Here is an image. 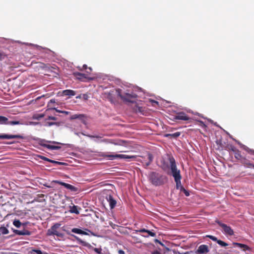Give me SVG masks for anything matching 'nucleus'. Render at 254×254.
I'll return each instance as SVG.
<instances>
[{"instance_id":"f257e3e1","label":"nucleus","mask_w":254,"mask_h":254,"mask_svg":"<svg viewBox=\"0 0 254 254\" xmlns=\"http://www.w3.org/2000/svg\"><path fill=\"white\" fill-rule=\"evenodd\" d=\"M106 94L108 100L112 103L116 102V96L119 97L123 101L130 103H133L137 97L136 95L132 92L125 91L119 88L111 90Z\"/></svg>"},{"instance_id":"f03ea898","label":"nucleus","mask_w":254,"mask_h":254,"mask_svg":"<svg viewBox=\"0 0 254 254\" xmlns=\"http://www.w3.org/2000/svg\"><path fill=\"white\" fill-rule=\"evenodd\" d=\"M149 180L153 185L160 186L163 185L167 182V178L157 172H152L149 175Z\"/></svg>"},{"instance_id":"7ed1b4c3","label":"nucleus","mask_w":254,"mask_h":254,"mask_svg":"<svg viewBox=\"0 0 254 254\" xmlns=\"http://www.w3.org/2000/svg\"><path fill=\"white\" fill-rule=\"evenodd\" d=\"M168 160L170 164L171 174L174 177V180L182 179L180 170L177 168L174 158L173 156H169Z\"/></svg>"},{"instance_id":"20e7f679","label":"nucleus","mask_w":254,"mask_h":254,"mask_svg":"<svg viewBox=\"0 0 254 254\" xmlns=\"http://www.w3.org/2000/svg\"><path fill=\"white\" fill-rule=\"evenodd\" d=\"M102 156L104 158H107L110 160L120 158L126 159L128 161L131 160H134L136 156L135 155H128L125 154H108L107 153H103Z\"/></svg>"},{"instance_id":"39448f33","label":"nucleus","mask_w":254,"mask_h":254,"mask_svg":"<svg viewBox=\"0 0 254 254\" xmlns=\"http://www.w3.org/2000/svg\"><path fill=\"white\" fill-rule=\"evenodd\" d=\"M60 226L61 224L60 223L55 224L50 229L48 230L47 235L48 236L56 235L61 238L63 237V234L58 231V229L60 228Z\"/></svg>"},{"instance_id":"423d86ee","label":"nucleus","mask_w":254,"mask_h":254,"mask_svg":"<svg viewBox=\"0 0 254 254\" xmlns=\"http://www.w3.org/2000/svg\"><path fill=\"white\" fill-rule=\"evenodd\" d=\"M216 222L218 225L223 229V230L226 235H228L229 236H232L234 235V231L230 226H227L226 224H224L219 221H217Z\"/></svg>"},{"instance_id":"0eeeda50","label":"nucleus","mask_w":254,"mask_h":254,"mask_svg":"<svg viewBox=\"0 0 254 254\" xmlns=\"http://www.w3.org/2000/svg\"><path fill=\"white\" fill-rule=\"evenodd\" d=\"M253 158L249 157H243L242 160L240 161V163L243 165L245 167L251 168L252 167H254V163Z\"/></svg>"},{"instance_id":"6e6552de","label":"nucleus","mask_w":254,"mask_h":254,"mask_svg":"<svg viewBox=\"0 0 254 254\" xmlns=\"http://www.w3.org/2000/svg\"><path fill=\"white\" fill-rule=\"evenodd\" d=\"M53 182L60 184L64 187L66 189L70 190L71 191H76L77 190V189L76 187L70 184H67L57 180L53 181Z\"/></svg>"},{"instance_id":"1a4fd4ad","label":"nucleus","mask_w":254,"mask_h":254,"mask_svg":"<svg viewBox=\"0 0 254 254\" xmlns=\"http://www.w3.org/2000/svg\"><path fill=\"white\" fill-rule=\"evenodd\" d=\"M209 252L208 246L206 245H201L195 251L196 254H206Z\"/></svg>"},{"instance_id":"9d476101","label":"nucleus","mask_w":254,"mask_h":254,"mask_svg":"<svg viewBox=\"0 0 254 254\" xmlns=\"http://www.w3.org/2000/svg\"><path fill=\"white\" fill-rule=\"evenodd\" d=\"M174 119L175 120L189 121L190 118L184 112H181L177 113L175 116Z\"/></svg>"},{"instance_id":"9b49d317","label":"nucleus","mask_w":254,"mask_h":254,"mask_svg":"<svg viewBox=\"0 0 254 254\" xmlns=\"http://www.w3.org/2000/svg\"><path fill=\"white\" fill-rule=\"evenodd\" d=\"M23 136L20 134L11 135V134H0V139H12V138H19L23 139Z\"/></svg>"},{"instance_id":"f8f14e48","label":"nucleus","mask_w":254,"mask_h":254,"mask_svg":"<svg viewBox=\"0 0 254 254\" xmlns=\"http://www.w3.org/2000/svg\"><path fill=\"white\" fill-rule=\"evenodd\" d=\"M13 232L17 235L19 236H29L31 234V232L28 230L23 229V230H18L16 229H14L13 228L11 229Z\"/></svg>"},{"instance_id":"ddd939ff","label":"nucleus","mask_w":254,"mask_h":254,"mask_svg":"<svg viewBox=\"0 0 254 254\" xmlns=\"http://www.w3.org/2000/svg\"><path fill=\"white\" fill-rule=\"evenodd\" d=\"M106 199L109 203L110 208L113 209L116 205V200L113 198L111 194L108 195L106 196Z\"/></svg>"},{"instance_id":"4468645a","label":"nucleus","mask_w":254,"mask_h":254,"mask_svg":"<svg viewBox=\"0 0 254 254\" xmlns=\"http://www.w3.org/2000/svg\"><path fill=\"white\" fill-rule=\"evenodd\" d=\"M41 145L50 150H58L61 148V147L59 146L52 145L46 143H42L41 144Z\"/></svg>"},{"instance_id":"2eb2a0df","label":"nucleus","mask_w":254,"mask_h":254,"mask_svg":"<svg viewBox=\"0 0 254 254\" xmlns=\"http://www.w3.org/2000/svg\"><path fill=\"white\" fill-rule=\"evenodd\" d=\"M233 245L234 246H237L241 249H243V250L244 251L250 250L249 247L245 244L234 242V243H233Z\"/></svg>"},{"instance_id":"dca6fc26","label":"nucleus","mask_w":254,"mask_h":254,"mask_svg":"<svg viewBox=\"0 0 254 254\" xmlns=\"http://www.w3.org/2000/svg\"><path fill=\"white\" fill-rule=\"evenodd\" d=\"M233 153L234 154L235 158L240 162L243 157L241 155V151L239 149H237Z\"/></svg>"},{"instance_id":"f3484780","label":"nucleus","mask_w":254,"mask_h":254,"mask_svg":"<svg viewBox=\"0 0 254 254\" xmlns=\"http://www.w3.org/2000/svg\"><path fill=\"white\" fill-rule=\"evenodd\" d=\"M74 74L76 76V77L79 79H82L83 78L89 79V78L87 76V75L84 73L76 72L74 73ZM90 79H92V78H90Z\"/></svg>"},{"instance_id":"a211bd4d","label":"nucleus","mask_w":254,"mask_h":254,"mask_svg":"<svg viewBox=\"0 0 254 254\" xmlns=\"http://www.w3.org/2000/svg\"><path fill=\"white\" fill-rule=\"evenodd\" d=\"M71 232L74 233L78 234H81V235H87L88 233L80 229L74 228L72 229Z\"/></svg>"},{"instance_id":"6ab92c4d","label":"nucleus","mask_w":254,"mask_h":254,"mask_svg":"<svg viewBox=\"0 0 254 254\" xmlns=\"http://www.w3.org/2000/svg\"><path fill=\"white\" fill-rule=\"evenodd\" d=\"M63 94L66 96H73L75 95L76 93L72 90H65L63 91Z\"/></svg>"},{"instance_id":"aec40b11","label":"nucleus","mask_w":254,"mask_h":254,"mask_svg":"<svg viewBox=\"0 0 254 254\" xmlns=\"http://www.w3.org/2000/svg\"><path fill=\"white\" fill-rule=\"evenodd\" d=\"M84 118V116L82 114H74L71 116L70 118L72 120L78 119L80 120H83Z\"/></svg>"},{"instance_id":"412c9836","label":"nucleus","mask_w":254,"mask_h":254,"mask_svg":"<svg viewBox=\"0 0 254 254\" xmlns=\"http://www.w3.org/2000/svg\"><path fill=\"white\" fill-rule=\"evenodd\" d=\"M13 224L16 228H20L22 225H23L24 226L26 225V224H25V223L22 224L21 222L19 220H17V219H15L13 221Z\"/></svg>"},{"instance_id":"4be33fe9","label":"nucleus","mask_w":254,"mask_h":254,"mask_svg":"<svg viewBox=\"0 0 254 254\" xmlns=\"http://www.w3.org/2000/svg\"><path fill=\"white\" fill-rule=\"evenodd\" d=\"M77 206L73 205L72 207H70L69 211L71 213H75L76 214H78L79 213V211L78 210Z\"/></svg>"},{"instance_id":"5701e85b","label":"nucleus","mask_w":254,"mask_h":254,"mask_svg":"<svg viewBox=\"0 0 254 254\" xmlns=\"http://www.w3.org/2000/svg\"><path fill=\"white\" fill-rule=\"evenodd\" d=\"M8 119L4 116H0V124L3 125H8Z\"/></svg>"},{"instance_id":"b1692460","label":"nucleus","mask_w":254,"mask_h":254,"mask_svg":"<svg viewBox=\"0 0 254 254\" xmlns=\"http://www.w3.org/2000/svg\"><path fill=\"white\" fill-rule=\"evenodd\" d=\"M181 179H178V180H175V182L176 183V189L177 190H181V188H184V187L181 184Z\"/></svg>"},{"instance_id":"393cba45","label":"nucleus","mask_w":254,"mask_h":254,"mask_svg":"<svg viewBox=\"0 0 254 254\" xmlns=\"http://www.w3.org/2000/svg\"><path fill=\"white\" fill-rule=\"evenodd\" d=\"M180 134H181L180 132H176L174 133L166 134L165 135V136H166V137L171 136L174 138H177L178 136H179L180 135Z\"/></svg>"},{"instance_id":"a878e982","label":"nucleus","mask_w":254,"mask_h":254,"mask_svg":"<svg viewBox=\"0 0 254 254\" xmlns=\"http://www.w3.org/2000/svg\"><path fill=\"white\" fill-rule=\"evenodd\" d=\"M0 232L3 235L8 234L9 233L8 230L4 226H1L0 227Z\"/></svg>"},{"instance_id":"bb28decb","label":"nucleus","mask_w":254,"mask_h":254,"mask_svg":"<svg viewBox=\"0 0 254 254\" xmlns=\"http://www.w3.org/2000/svg\"><path fill=\"white\" fill-rule=\"evenodd\" d=\"M44 114H37L33 116V118L34 120H40L44 117Z\"/></svg>"},{"instance_id":"cd10ccee","label":"nucleus","mask_w":254,"mask_h":254,"mask_svg":"<svg viewBox=\"0 0 254 254\" xmlns=\"http://www.w3.org/2000/svg\"><path fill=\"white\" fill-rule=\"evenodd\" d=\"M226 149L228 151H231L233 152H234L237 149L236 147H235L232 144H228L226 146Z\"/></svg>"},{"instance_id":"c85d7f7f","label":"nucleus","mask_w":254,"mask_h":254,"mask_svg":"<svg viewBox=\"0 0 254 254\" xmlns=\"http://www.w3.org/2000/svg\"><path fill=\"white\" fill-rule=\"evenodd\" d=\"M161 168L164 171H166L169 168H170V165H169L168 164L163 161L162 164Z\"/></svg>"},{"instance_id":"c756f323","label":"nucleus","mask_w":254,"mask_h":254,"mask_svg":"<svg viewBox=\"0 0 254 254\" xmlns=\"http://www.w3.org/2000/svg\"><path fill=\"white\" fill-rule=\"evenodd\" d=\"M6 57V54L3 51L0 50V61L3 60Z\"/></svg>"},{"instance_id":"7c9ffc66","label":"nucleus","mask_w":254,"mask_h":254,"mask_svg":"<svg viewBox=\"0 0 254 254\" xmlns=\"http://www.w3.org/2000/svg\"><path fill=\"white\" fill-rule=\"evenodd\" d=\"M8 125H20V124H22L19 121H8Z\"/></svg>"},{"instance_id":"2f4dec72","label":"nucleus","mask_w":254,"mask_h":254,"mask_svg":"<svg viewBox=\"0 0 254 254\" xmlns=\"http://www.w3.org/2000/svg\"><path fill=\"white\" fill-rule=\"evenodd\" d=\"M217 244L222 247H226L229 245L227 243L220 240L218 241Z\"/></svg>"},{"instance_id":"473e14b6","label":"nucleus","mask_w":254,"mask_h":254,"mask_svg":"<svg viewBox=\"0 0 254 254\" xmlns=\"http://www.w3.org/2000/svg\"><path fill=\"white\" fill-rule=\"evenodd\" d=\"M180 191L184 192L186 196H189L190 195V192H189V191L186 190L184 188V187L181 188V190H180Z\"/></svg>"},{"instance_id":"72a5a7b5","label":"nucleus","mask_w":254,"mask_h":254,"mask_svg":"<svg viewBox=\"0 0 254 254\" xmlns=\"http://www.w3.org/2000/svg\"><path fill=\"white\" fill-rule=\"evenodd\" d=\"M207 237L209 238L212 241L216 242L217 243H218V241L219 240H218V239L216 237L213 236L208 235Z\"/></svg>"},{"instance_id":"f704fd0d","label":"nucleus","mask_w":254,"mask_h":254,"mask_svg":"<svg viewBox=\"0 0 254 254\" xmlns=\"http://www.w3.org/2000/svg\"><path fill=\"white\" fill-rule=\"evenodd\" d=\"M153 157L152 155L150 153H148V161L151 163L153 161Z\"/></svg>"},{"instance_id":"c9c22d12","label":"nucleus","mask_w":254,"mask_h":254,"mask_svg":"<svg viewBox=\"0 0 254 254\" xmlns=\"http://www.w3.org/2000/svg\"><path fill=\"white\" fill-rule=\"evenodd\" d=\"M198 122V125L201 126V127H206V126L205 125V124L203 122L201 121H197Z\"/></svg>"},{"instance_id":"e433bc0d","label":"nucleus","mask_w":254,"mask_h":254,"mask_svg":"<svg viewBox=\"0 0 254 254\" xmlns=\"http://www.w3.org/2000/svg\"><path fill=\"white\" fill-rule=\"evenodd\" d=\"M50 162L54 163V164H59V165H62V164H64L63 162H59V161H55V160H51Z\"/></svg>"},{"instance_id":"4c0bfd02","label":"nucleus","mask_w":254,"mask_h":254,"mask_svg":"<svg viewBox=\"0 0 254 254\" xmlns=\"http://www.w3.org/2000/svg\"><path fill=\"white\" fill-rule=\"evenodd\" d=\"M40 158L44 161H48V162H50L51 159H50L45 156H40Z\"/></svg>"},{"instance_id":"58836bf2","label":"nucleus","mask_w":254,"mask_h":254,"mask_svg":"<svg viewBox=\"0 0 254 254\" xmlns=\"http://www.w3.org/2000/svg\"><path fill=\"white\" fill-rule=\"evenodd\" d=\"M87 136H88L90 138H100L101 137H100V136H98V135H87Z\"/></svg>"},{"instance_id":"ea45409f","label":"nucleus","mask_w":254,"mask_h":254,"mask_svg":"<svg viewBox=\"0 0 254 254\" xmlns=\"http://www.w3.org/2000/svg\"><path fill=\"white\" fill-rule=\"evenodd\" d=\"M146 230H147L146 229L143 228V229H140L139 230H136V232H139V233H144V232L146 233Z\"/></svg>"},{"instance_id":"a19ab883","label":"nucleus","mask_w":254,"mask_h":254,"mask_svg":"<svg viewBox=\"0 0 254 254\" xmlns=\"http://www.w3.org/2000/svg\"><path fill=\"white\" fill-rule=\"evenodd\" d=\"M246 150L249 152L250 153V154H253V155H254V150H252V149H246Z\"/></svg>"},{"instance_id":"79ce46f5","label":"nucleus","mask_w":254,"mask_h":254,"mask_svg":"<svg viewBox=\"0 0 254 254\" xmlns=\"http://www.w3.org/2000/svg\"><path fill=\"white\" fill-rule=\"evenodd\" d=\"M48 119L51 120H54V121L57 120V118L56 117H53V116H49Z\"/></svg>"},{"instance_id":"37998d69","label":"nucleus","mask_w":254,"mask_h":254,"mask_svg":"<svg viewBox=\"0 0 254 254\" xmlns=\"http://www.w3.org/2000/svg\"><path fill=\"white\" fill-rule=\"evenodd\" d=\"M154 242L155 243H157L158 244H159L160 245H161V246H164L163 244L159 240H158V239H155L154 240Z\"/></svg>"},{"instance_id":"c03bdc74","label":"nucleus","mask_w":254,"mask_h":254,"mask_svg":"<svg viewBox=\"0 0 254 254\" xmlns=\"http://www.w3.org/2000/svg\"><path fill=\"white\" fill-rule=\"evenodd\" d=\"M221 140H217L216 143L217 144L219 145L221 147H222V143Z\"/></svg>"},{"instance_id":"a18cd8bd","label":"nucleus","mask_w":254,"mask_h":254,"mask_svg":"<svg viewBox=\"0 0 254 254\" xmlns=\"http://www.w3.org/2000/svg\"><path fill=\"white\" fill-rule=\"evenodd\" d=\"M234 251L232 250H228L226 252V253L225 254H232Z\"/></svg>"},{"instance_id":"49530a36","label":"nucleus","mask_w":254,"mask_h":254,"mask_svg":"<svg viewBox=\"0 0 254 254\" xmlns=\"http://www.w3.org/2000/svg\"><path fill=\"white\" fill-rule=\"evenodd\" d=\"M48 125L49 126H51L56 125V123H55V122H48Z\"/></svg>"},{"instance_id":"de8ad7c7","label":"nucleus","mask_w":254,"mask_h":254,"mask_svg":"<svg viewBox=\"0 0 254 254\" xmlns=\"http://www.w3.org/2000/svg\"><path fill=\"white\" fill-rule=\"evenodd\" d=\"M151 163L149 162V161H147V162H146L144 164V165L146 167H148V166H149L150 165Z\"/></svg>"},{"instance_id":"09e8293b","label":"nucleus","mask_w":254,"mask_h":254,"mask_svg":"<svg viewBox=\"0 0 254 254\" xmlns=\"http://www.w3.org/2000/svg\"><path fill=\"white\" fill-rule=\"evenodd\" d=\"M92 71V68L91 67L88 68V70L86 71L87 73L90 74Z\"/></svg>"},{"instance_id":"8fccbe9b","label":"nucleus","mask_w":254,"mask_h":254,"mask_svg":"<svg viewBox=\"0 0 254 254\" xmlns=\"http://www.w3.org/2000/svg\"><path fill=\"white\" fill-rule=\"evenodd\" d=\"M150 236H152V237H155L156 236V234L154 232H151V233H150Z\"/></svg>"},{"instance_id":"3c124183","label":"nucleus","mask_w":254,"mask_h":254,"mask_svg":"<svg viewBox=\"0 0 254 254\" xmlns=\"http://www.w3.org/2000/svg\"><path fill=\"white\" fill-rule=\"evenodd\" d=\"M152 254H161V253H160L159 251H155L153 252L152 253Z\"/></svg>"},{"instance_id":"603ef678","label":"nucleus","mask_w":254,"mask_h":254,"mask_svg":"<svg viewBox=\"0 0 254 254\" xmlns=\"http://www.w3.org/2000/svg\"><path fill=\"white\" fill-rule=\"evenodd\" d=\"M95 252H97V253H100V250L97 248H95L94 249Z\"/></svg>"},{"instance_id":"864d4df0","label":"nucleus","mask_w":254,"mask_h":254,"mask_svg":"<svg viewBox=\"0 0 254 254\" xmlns=\"http://www.w3.org/2000/svg\"><path fill=\"white\" fill-rule=\"evenodd\" d=\"M118 253L119 254H125V252L124 251L122 250H120L119 251H118Z\"/></svg>"},{"instance_id":"5fc2aeb1","label":"nucleus","mask_w":254,"mask_h":254,"mask_svg":"<svg viewBox=\"0 0 254 254\" xmlns=\"http://www.w3.org/2000/svg\"><path fill=\"white\" fill-rule=\"evenodd\" d=\"M52 109L56 110V112H57L58 113H61V112H62V111L59 110H58L57 109H56L55 108H52Z\"/></svg>"},{"instance_id":"6e6d98bb","label":"nucleus","mask_w":254,"mask_h":254,"mask_svg":"<svg viewBox=\"0 0 254 254\" xmlns=\"http://www.w3.org/2000/svg\"><path fill=\"white\" fill-rule=\"evenodd\" d=\"M88 67H87V65H86V64H84V65H83V68L84 69H88Z\"/></svg>"},{"instance_id":"4d7b16f0","label":"nucleus","mask_w":254,"mask_h":254,"mask_svg":"<svg viewBox=\"0 0 254 254\" xmlns=\"http://www.w3.org/2000/svg\"><path fill=\"white\" fill-rule=\"evenodd\" d=\"M55 100H54V99H51V100H50V103H49V104L50 103H55Z\"/></svg>"},{"instance_id":"13d9d810","label":"nucleus","mask_w":254,"mask_h":254,"mask_svg":"<svg viewBox=\"0 0 254 254\" xmlns=\"http://www.w3.org/2000/svg\"><path fill=\"white\" fill-rule=\"evenodd\" d=\"M61 113H64V114H65L66 115H67L68 114V112H67V111H63V112H61Z\"/></svg>"},{"instance_id":"bf43d9fd","label":"nucleus","mask_w":254,"mask_h":254,"mask_svg":"<svg viewBox=\"0 0 254 254\" xmlns=\"http://www.w3.org/2000/svg\"><path fill=\"white\" fill-rule=\"evenodd\" d=\"M151 231L147 230L146 233H147L148 234V235H150V233H151Z\"/></svg>"},{"instance_id":"052dcab7","label":"nucleus","mask_w":254,"mask_h":254,"mask_svg":"<svg viewBox=\"0 0 254 254\" xmlns=\"http://www.w3.org/2000/svg\"><path fill=\"white\" fill-rule=\"evenodd\" d=\"M14 142H7L6 144H13Z\"/></svg>"},{"instance_id":"680f3d73","label":"nucleus","mask_w":254,"mask_h":254,"mask_svg":"<svg viewBox=\"0 0 254 254\" xmlns=\"http://www.w3.org/2000/svg\"><path fill=\"white\" fill-rule=\"evenodd\" d=\"M53 143H54V144H60L59 142H56V141H53L52 142Z\"/></svg>"},{"instance_id":"e2e57ef3","label":"nucleus","mask_w":254,"mask_h":254,"mask_svg":"<svg viewBox=\"0 0 254 254\" xmlns=\"http://www.w3.org/2000/svg\"><path fill=\"white\" fill-rule=\"evenodd\" d=\"M152 102H153L154 103L158 104V102L157 101H154V100H152Z\"/></svg>"},{"instance_id":"0e129e2a","label":"nucleus","mask_w":254,"mask_h":254,"mask_svg":"<svg viewBox=\"0 0 254 254\" xmlns=\"http://www.w3.org/2000/svg\"><path fill=\"white\" fill-rule=\"evenodd\" d=\"M184 254H191L189 252H187L185 253Z\"/></svg>"},{"instance_id":"69168bd1","label":"nucleus","mask_w":254,"mask_h":254,"mask_svg":"<svg viewBox=\"0 0 254 254\" xmlns=\"http://www.w3.org/2000/svg\"><path fill=\"white\" fill-rule=\"evenodd\" d=\"M45 186L46 187H48V188H51V187H50V186H47V185H45Z\"/></svg>"},{"instance_id":"338daca9","label":"nucleus","mask_w":254,"mask_h":254,"mask_svg":"<svg viewBox=\"0 0 254 254\" xmlns=\"http://www.w3.org/2000/svg\"><path fill=\"white\" fill-rule=\"evenodd\" d=\"M74 237H75V238L76 239V240H79V239L78 238V237H76V236H74Z\"/></svg>"},{"instance_id":"774afa93","label":"nucleus","mask_w":254,"mask_h":254,"mask_svg":"<svg viewBox=\"0 0 254 254\" xmlns=\"http://www.w3.org/2000/svg\"><path fill=\"white\" fill-rule=\"evenodd\" d=\"M39 98H40V97H38V98H37V100L39 99Z\"/></svg>"}]
</instances>
